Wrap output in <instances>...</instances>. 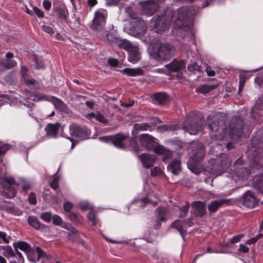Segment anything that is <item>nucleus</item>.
<instances>
[{
    "label": "nucleus",
    "instance_id": "f257e3e1",
    "mask_svg": "<svg viewBox=\"0 0 263 263\" xmlns=\"http://www.w3.org/2000/svg\"><path fill=\"white\" fill-rule=\"evenodd\" d=\"M187 149L189 155L187 167L193 173L198 174L200 173L198 162L205 154L204 146L199 142L193 141L189 144Z\"/></svg>",
    "mask_w": 263,
    "mask_h": 263
},
{
    "label": "nucleus",
    "instance_id": "f03ea898",
    "mask_svg": "<svg viewBox=\"0 0 263 263\" xmlns=\"http://www.w3.org/2000/svg\"><path fill=\"white\" fill-rule=\"evenodd\" d=\"M175 47L168 43L158 42L149 51L151 56L157 61H167L174 55Z\"/></svg>",
    "mask_w": 263,
    "mask_h": 263
},
{
    "label": "nucleus",
    "instance_id": "7ed1b4c3",
    "mask_svg": "<svg viewBox=\"0 0 263 263\" xmlns=\"http://www.w3.org/2000/svg\"><path fill=\"white\" fill-rule=\"evenodd\" d=\"M220 154L219 157L209 161L207 171L215 176L222 174L232 163V160L228 155L221 153Z\"/></svg>",
    "mask_w": 263,
    "mask_h": 263
},
{
    "label": "nucleus",
    "instance_id": "20e7f679",
    "mask_svg": "<svg viewBox=\"0 0 263 263\" xmlns=\"http://www.w3.org/2000/svg\"><path fill=\"white\" fill-rule=\"evenodd\" d=\"M174 12L171 8L166 9L163 13L153 18L151 26L157 33H161L168 29V25L172 21Z\"/></svg>",
    "mask_w": 263,
    "mask_h": 263
},
{
    "label": "nucleus",
    "instance_id": "39448f33",
    "mask_svg": "<svg viewBox=\"0 0 263 263\" xmlns=\"http://www.w3.org/2000/svg\"><path fill=\"white\" fill-rule=\"evenodd\" d=\"M208 126L211 130V137L217 140H222L226 134L227 125L221 117L214 116L209 122Z\"/></svg>",
    "mask_w": 263,
    "mask_h": 263
},
{
    "label": "nucleus",
    "instance_id": "423d86ee",
    "mask_svg": "<svg viewBox=\"0 0 263 263\" xmlns=\"http://www.w3.org/2000/svg\"><path fill=\"white\" fill-rule=\"evenodd\" d=\"M195 13V10L192 7L183 6L179 8L175 21L176 26L180 29L188 27Z\"/></svg>",
    "mask_w": 263,
    "mask_h": 263
},
{
    "label": "nucleus",
    "instance_id": "0eeeda50",
    "mask_svg": "<svg viewBox=\"0 0 263 263\" xmlns=\"http://www.w3.org/2000/svg\"><path fill=\"white\" fill-rule=\"evenodd\" d=\"M0 185L2 189L3 195L7 198H12L16 196V187L18 184L13 177H2L0 178Z\"/></svg>",
    "mask_w": 263,
    "mask_h": 263
},
{
    "label": "nucleus",
    "instance_id": "6e6552de",
    "mask_svg": "<svg viewBox=\"0 0 263 263\" xmlns=\"http://www.w3.org/2000/svg\"><path fill=\"white\" fill-rule=\"evenodd\" d=\"M132 26L128 28V33L134 36L140 37L146 31L147 25L140 17H134L131 20Z\"/></svg>",
    "mask_w": 263,
    "mask_h": 263
},
{
    "label": "nucleus",
    "instance_id": "1a4fd4ad",
    "mask_svg": "<svg viewBox=\"0 0 263 263\" xmlns=\"http://www.w3.org/2000/svg\"><path fill=\"white\" fill-rule=\"evenodd\" d=\"M229 126L230 136L232 138L237 139L241 136L244 128V122L240 116L232 118Z\"/></svg>",
    "mask_w": 263,
    "mask_h": 263
},
{
    "label": "nucleus",
    "instance_id": "9d476101",
    "mask_svg": "<svg viewBox=\"0 0 263 263\" xmlns=\"http://www.w3.org/2000/svg\"><path fill=\"white\" fill-rule=\"evenodd\" d=\"M262 167L261 163L255 160L251 165V171L246 167H240L236 170L235 174L240 180H247L251 173H255V170H260Z\"/></svg>",
    "mask_w": 263,
    "mask_h": 263
},
{
    "label": "nucleus",
    "instance_id": "9b49d317",
    "mask_svg": "<svg viewBox=\"0 0 263 263\" xmlns=\"http://www.w3.org/2000/svg\"><path fill=\"white\" fill-rule=\"evenodd\" d=\"M70 134L72 136L84 140L90 136V131L86 126H81L76 124L69 126Z\"/></svg>",
    "mask_w": 263,
    "mask_h": 263
},
{
    "label": "nucleus",
    "instance_id": "f8f14e48",
    "mask_svg": "<svg viewBox=\"0 0 263 263\" xmlns=\"http://www.w3.org/2000/svg\"><path fill=\"white\" fill-rule=\"evenodd\" d=\"M105 23L106 17L104 13L97 11L95 14V17L90 28L97 32H101L104 30Z\"/></svg>",
    "mask_w": 263,
    "mask_h": 263
},
{
    "label": "nucleus",
    "instance_id": "ddd939ff",
    "mask_svg": "<svg viewBox=\"0 0 263 263\" xmlns=\"http://www.w3.org/2000/svg\"><path fill=\"white\" fill-rule=\"evenodd\" d=\"M202 124L201 119H195L191 121L189 119L185 120L183 123V129L191 135H196L200 130Z\"/></svg>",
    "mask_w": 263,
    "mask_h": 263
},
{
    "label": "nucleus",
    "instance_id": "4468645a",
    "mask_svg": "<svg viewBox=\"0 0 263 263\" xmlns=\"http://www.w3.org/2000/svg\"><path fill=\"white\" fill-rule=\"evenodd\" d=\"M240 202L246 207L253 208L258 204L259 201L251 191H248L242 195Z\"/></svg>",
    "mask_w": 263,
    "mask_h": 263
},
{
    "label": "nucleus",
    "instance_id": "2eb2a0df",
    "mask_svg": "<svg viewBox=\"0 0 263 263\" xmlns=\"http://www.w3.org/2000/svg\"><path fill=\"white\" fill-rule=\"evenodd\" d=\"M139 141L141 144L148 151H154L157 146H155L154 138L148 134H142L139 136Z\"/></svg>",
    "mask_w": 263,
    "mask_h": 263
},
{
    "label": "nucleus",
    "instance_id": "dca6fc26",
    "mask_svg": "<svg viewBox=\"0 0 263 263\" xmlns=\"http://www.w3.org/2000/svg\"><path fill=\"white\" fill-rule=\"evenodd\" d=\"M186 66V63L184 60L174 59L169 64H166L165 67L170 72H176L179 71L182 69H185Z\"/></svg>",
    "mask_w": 263,
    "mask_h": 263
},
{
    "label": "nucleus",
    "instance_id": "f3484780",
    "mask_svg": "<svg viewBox=\"0 0 263 263\" xmlns=\"http://www.w3.org/2000/svg\"><path fill=\"white\" fill-rule=\"evenodd\" d=\"M140 5L143 12L149 15L154 14L158 9V4L154 0L141 3Z\"/></svg>",
    "mask_w": 263,
    "mask_h": 263
},
{
    "label": "nucleus",
    "instance_id": "a211bd4d",
    "mask_svg": "<svg viewBox=\"0 0 263 263\" xmlns=\"http://www.w3.org/2000/svg\"><path fill=\"white\" fill-rule=\"evenodd\" d=\"M128 138V135L119 133L112 135V143L119 148L125 149L126 147L124 141Z\"/></svg>",
    "mask_w": 263,
    "mask_h": 263
},
{
    "label": "nucleus",
    "instance_id": "6ab92c4d",
    "mask_svg": "<svg viewBox=\"0 0 263 263\" xmlns=\"http://www.w3.org/2000/svg\"><path fill=\"white\" fill-rule=\"evenodd\" d=\"M138 158L141 161L143 167L146 168L153 166L154 162L156 160V158L155 155L145 153L138 155Z\"/></svg>",
    "mask_w": 263,
    "mask_h": 263
},
{
    "label": "nucleus",
    "instance_id": "aec40b11",
    "mask_svg": "<svg viewBox=\"0 0 263 263\" xmlns=\"http://www.w3.org/2000/svg\"><path fill=\"white\" fill-rule=\"evenodd\" d=\"M54 11L56 13L58 17L63 22L68 23V17L69 13L66 7L65 6H54Z\"/></svg>",
    "mask_w": 263,
    "mask_h": 263
},
{
    "label": "nucleus",
    "instance_id": "412c9836",
    "mask_svg": "<svg viewBox=\"0 0 263 263\" xmlns=\"http://www.w3.org/2000/svg\"><path fill=\"white\" fill-rule=\"evenodd\" d=\"M230 200L221 199L211 201L208 205V210L210 214L215 213L218 209L223 204H228Z\"/></svg>",
    "mask_w": 263,
    "mask_h": 263
},
{
    "label": "nucleus",
    "instance_id": "4be33fe9",
    "mask_svg": "<svg viewBox=\"0 0 263 263\" xmlns=\"http://www.w3.org/2000/svg\"><path fill=\"white\" fill-rule=\"evenodd\" d=\"M192 206L194 209V213L196 217H202L206 213L205 204L201 201H194Z\"/></svg>",
    "mask_w": 263,
    "mask_h": 263
},
{
    "label": "nucleus",
    "instance_id": "5701e85b",
    "mask_svg": "<svg viewBox=\"0 0 263 263\" xmlns=\"http://www.w3.org/2000/svg\"><path fill=\"white\" fill-rule=\"evenodd\" d=\"M155 153L162 155V160L163 161L170 159L173 156V152L172 151L160 145H157L155 148Z\"/></svg>",
    "mask_w": 263,
    "mask_h": 263
},
{
    "label": "nucleus",
    "instance_id": "b1692460",
    "mask_svg": "<svg viewBox=\"0 0 263 263\" xmlns=\"http://www.w3.org/2000/svg\"><path fill=\"white\" fill-rule=\"evenodd\" d=\"M129 61L133 63L137 62L140 60V54L139 48L136 46H133L128 51Z\"/></svg>",
    "mask_w": 263,
    "mask_h": 263
},
{
    "label": "nucleus",
    "instance_id": "393cba45",
    "mask_svg": "<svg viewBox=\"0 0 263 263\" xmlns=\"http://www.w3.org/2000/svg\"><path fill=\"white\" fill-rule=\"evenodd\" d=\"M167 168L174 175H177L181 171V161L175 159L168 165Z\"/></svg>",
    "mask_w": 263,
    "mask_h": 263
},
{
    "label": "nucleus",
    "instance_id": "a878e982",
    "mask_svg": "<svg viewBox=\"0 0 263 263\" xmlns=\"http://www.w3.org/2000/svg\"><path fill=\"white\" fill-rule=\"evenodd\" d=\"M52 99V102L56 108L58 109L61 111L64 112L66 114L69 112V108L61 99L55 97H53Z\"/></svg>",
    "mask_w": 263,
    "mask_h": 263
},
{
    "label": "nucleus",
    "instance_id": "bb28decb",
    "mask_svg": "<svg viewBox=\"0 0 263 263\" xmlns=\"http://www.w3.org/2000/svg\"><path fill=\"white\" fill-rule=\"evenodd\" d=\"M217 84L213 85L203 84L198 86L196 88L195 92L197 93L206 94L211 90L215 89L217 87Z\"/></svg>",
    "mask_w": 263,
    "mask_h": 263
},
{
    "label": "nucleus",
    "instance_id": "cd10ccee",
    "mask_svg": "<svg viewBox=\"0 0 263 263\" xmlns=\"http://www.w3.org/2000/svg\"><path fill=\"white\" fill-rule=\"evenodd\" d=\"M13 247L15 251L18 249L24 251L28 255V257L30 256L29 254L31 251L30 245L25 241H18L13 243Z\"/></svg>",
    "mask_w": 263,
    "mask_h": 263
},
{
    "label": "nucleus",
    "instance_id": "c85d7f7f",
    "mask_svg": "<svg viewBox=\"0 0 263 263\" xmlns=\"http://www.w3.org/2000/svg\"><path fill=\"white\" fill-rule=\"evenodd\" d=\"M253 185L258 192L263 193V174L254 176Z\"/></svg>",
    "mask_w": 263,
    "mask_h": 263
},
{
    "label": "nucleus",
    "instance_id": "c756f323",
    "mask_svg": "<svg viewBox=\"0 0 263 263\" xmlns=\"http://www.w3.org/2000/svg\"><path fill=\"white\" fill-rule=\"evenodd\" d=\"M35 251L37 254V257L36 259L31 257V256H29V260L32 261V262H36L37 261H39L40 259L41 258H46L48 259L51 257L49 254H47L45 252L42 250L41 248L39 247H36Z\"/></svg>",
    "mask_w": 263,
    "mask_h": 263
},
{
    "label": "nucleus",
    "instance_id": "7c9ffc66",
    "mask_svg": "<svg viewBox=\"0 0 263 263\" xmlns=\"http://www.w3.org/2000/svg\"><path fill=\"white\" fill-rule=\"evenodd\" d=\"M59 130V124H49L46 128L47 136L51 137H56Z\"/></svg>",
    "mask_w": 263,
    "mask_h": 263
},
{
    "label": "nucleus",
    "instance_id": "2f4dec72",
    "mask_svg": "<svg viewBox=\"0 0 263 263\" xmlns=\"http://www.w3.org/2000/svg\"><path fill=\"white\" fill-rule=\"evenodd\" d=\"M252 144L255 146L260 147L263 145V131H257L252 140Z\"/></svg>",
    "mask_w": 263,
    "mask_h": 263
},
{
    "label": "nucleus",
    "instance_id": "473e14b6",
    "mask_svg": "<svg viewBox=\"0 0 263 263\" xmlns=\"http://www.w3.org/2000/svg\"><path fill=\"white\" fill-rule=\"evenodd\" d=\"M101 39L105 42L111 44L114 43H117L119 39L111 33H108L107 31L104 32V34L100 35Z\"/></svg>",
    "mask_w": 263,
    "mask_h": 263
},
{
    "label": "nucleus",
    "instance_id": "72a5a7b5",
    "mask_svg": "<svg viewBox=\"0 0 263 263\" xmlns=\"http://www.w3.org/2000/svg\"><path fill=\"white\" fill-rule=\"evenodd\" d=\"M154 100L160 104H163L167 101L168 96L165 92H158L153 96Z\"/></svg>",
    "mask_w": 263,
    "mask_h": 263
},
{
    "label": "nucleus",
    "instance_id": "f704fd0d",
    "mask_svg": "<svg viewBox=\"0 0 263 263\" xmlns=\"http://www.w3.org/2000/svg\"><path fill=\"white\" fill-rule=\"evenodd\" d=\"M123 72L129 76H141L143 74V70L141 68H126L122 70Z\"/></svg>",
    "mask_w": 263,
    "mask_h": 263
},
{
    "label": "nucleus",
    "instance_id": "c9c22d12",
    "mask_svg": "<svg viewBox=\"0 0 263 263\" xmlns=\"http://www.w3.org/2000/svg\"><path fill=\"white\" fill-rule=\"evenodd\" d=\"M136 139V135L129 139V147L131 151L134 152L136 154H138L140 149Z\"/></svg>",
    "mask_w": 263,
    "mask_h": 263
},
{
    "label": "nucleus",
    "instance_id": "e433bc0d",
    "mask_svg": "<svg viewBox=\"0 0 263 263\" xmlns=\"http://www.w3.org/2000/svg\"><path fill=\"white\" fill-rule=\"evenodd\" d=\"M167 209L165 207L159 206L156 211V218L159 220L162 221H166V218L165 217L166 214Z\"/></svg>",
    "mask_w": 263,
    "mask_h": 263
},
{
    "label": "nucleus",
    "instance_id": "4c0bfd02",
    "mask_svg": "<svg viewBox=\"0 0 263 263\" xmlns=\"http://www.w3.org/2000/svg\"><path fill=\"white\" fill-rule=\"evenodd\" d=\"M29 224L36 230H39L44 224H42L39 219L34 216L29 217L28 219Z\"/></svg>",
    "mask_w": 263,
    "mask_h": 263
},
{
    "label": "nucleus",
    "instance_id": "58836bf2",
    "mask_svg": "<svg viewBox=\"0 0 263 263\" xmlns=\"http://www.w3.org/2000/svg\"><path fill=\"white\" fill-rule=\"evenodd\" d=\"M171 227L177 229L182 237L186 234L185 231L183 229V223L180 220H176L174 221L172 223Z\"/></svg>",
    "mask_w": 263,
    "mask_h": 263
},
{
    "label": "nucleus",
    "instance_id": "ea45409f",
    "mask_svg": "<svg viewBox=\"0 0 263 263\" xmlns=\"http://www.w3.org/2000/svg\"><path fill=\"white\" fill-rule=\"evenodd\" d=\"M263 106V97L258 98L256 101L255 104L253 107L252 109V116H253L254 119H255V117L254 116V114H258L259 112H258V110L260 107Z\"/></svg>",
    "mask_w": 263,
    "mask_h": 263
},
{
    "label": "nucleus",
    "instance_id": "a19ab883",
    "mask_svg": "<svg viewBox=\"0 0 263 263\" xmlns=\"http://www.w3.org/2000/svg\"><path fill=\"white\" fill-rule=\"evenodd\" d=\"M70 220L76 224H82L83 222V218L80 215L73 212H71L69 214Z\"/></svg>",
    "mask_w": 263,
    "mask_h": 263
},
{
    "label": "nucleus",
    "instance_id": "79ce46f5",
    "mask_svg": "<svg viewBox=\"0 0 263 263\" xmlns=\"http://www.w3.org/2000/svg\"><path fill=\"white\" fill-rule=\"evenodd\" d=\"M118 46L122 49L128 51L133 45L127 40H120L119 39L117 43Z\"/></svg>",
    "mask_w": 263,
    "mask_h": 263
},
{
    "label": "nucleus",
    "instance_id": "37998d69",
    "mask_svg": "<svg viewBox=\"0 0 263 263\" xmlns=\"http://www.w3.org/2000/svg\"><path fill=\"white\" fill-rule=\"evenodd\" d=\"M134 131L133 132V134L134 132H135V134H137L139 131H143L146 130L148 128L150 127V125L148 123H135L134 125Z\"/></svg>",
    "mask_w": 263,
    "mask_h": 263
},
{
    "label": "nucleus",
    "instance_id": "c03bdc74",
    "mask_svg": "<svg viewBox=\"0 0 263 263\" xmlns=\"http://www.w3.org/2000/svg\"><path fill=\"white\" fill-rule=\"evenodd\" d=\"M29 98L31 100L35 102L47 100V96L40 94L39 93L31 94L30 95Z\"/></svg>",
    "mask_w": 263,
    "mask_h": 263
},
{
    "label": "nucleus",
    "instance_id": "a18cd8bd",
    "mask_svg": "<svg viewBox=\"0 0 263 263\" xmlns=\"http://www.w3.org/2000/svg\"><path fill=\"white\" fill-rule=\"evenodd\" d=\"M0 248L1 249L5 251L4 255H5V256L14 257L15 256V254L14 253L13 250H12V248L10 246H1L0 247Z\"/></svg>",
    "mask_w": 263,
    "mask_h": 263
},
{
    "label": "nucleus",
    "instance_id": "49530a36",
    "mask_svg": "<svg viewBox=\"0 0 263 263\" xmlns=\"http://www.w3.org/2000/svg\"><path fill=\"white\" fill-rule=\"evenodd\" d=\"M16 65V62L14 60H7L2 63L3 69H11Z\"/></svg>",
    "mask_w": 263,
    "mask_h": 263
},
{
    "label": "nucleus",
    "instance_id": "de8ad7c7",
    "mask_svg": "<svg viewBox=\"0 0 263 263\" xmlns=\"http://www.w3.org/2000/svg\"><path fill=\"white\" fill-rule=\"evenodd\" d=\"M190 208V204L187 203L185 205L182 206L179 208V217L183 218L186 217L189 212V210Z\"/></svg>",
    "mask_w": 263,
    "mask_h": 263
},
{
    "label": "nucleus",
    "instance_id": "09e8293b",
    "mask_svg": "<svg viewBox=\"0 0 263 263\" xmlns=\"http://www.w3.org/2000/svg\"><path fill=\"white\" fill-rule=\"evenodd\" d=\"M15 79V74L13 72L8 73L4 78V80L8 84H12L14 83Z\"/></svg>",
    "mask_w": 263,
    "mask_h": 263
},
{
    "label": "nucleus",
    "instance_id": "8fccbe9b",
    "mask_svg": "<svg viewBox=\"0 0 263 263\" xmlns=\"http://www.w3.org/2000/svg\"><path fill=\"white\" fill-rule=\"evenodd\" d=\"M160 128L163 131H174L179 129V127L177 125L175 124H165L160 126Z\"/></svg>",
    "mask_w": 263,
    "mask_h": 263
},
{
    "label": "nucleus",
    "instance_id": "3c124183",
    "mask_svg": "<svg viewBox=\"0 0 263 263\" xmlns=\"http://www.w3.org/2000/svg\"><path fill=\"white\" fill-rule=\"evenodd\" d=\"M40 218L47 222H50L52 219V215L50 212H44L41 213Z\"/></svg>",
    "mask_w": 263,
    "mask_h": 263
},
{
    "label": "nucleus",
    "instance_id": "603ef678",
    "mask_svg": "<svg viewBox=\"0 0 263 263\" xmlns=\"http://www.w3.org/2000/svg\"><path fill=\"white\" fill-rule=\"evenodd\" d=\"M96 120L97 121L104 124L107 123L108 121V120L99 111L96 112Z\"/></svg>",
    "mask_w": 263,
    "mask_h": 263
},
{
    "label": "nucleus",
    "instance_id": "864d4df0",
    "mask_svg": "<svg viewBox=\"0 0 263 263\" xmlns=\"http://www.w3.org/2000/svg\"><path fill=\"white\" fill-rule=\"evenodd\" d=\"M187 69L190 71H198L202 72L201 66L198 65L196 62L188 65Z\"/></svg>",
    "mask_w": 263,
    "mask_h": 263
},
{
    "label": "nucleus",
    "instance_id": "5fc2aeb1",
    "mask_svg": "<svg viewBox=\"0 0 263 263\" xmlns=\"http://www.w3.org/2000/svg\"><path fill=\"white\" fill-rule=\"evenodd\" d=\"M0 208L9 212H13L14 209L12 204L9 203L8 205V203H6L5 201H4V204L0 205Z\"/></svg>",
    "mask_w": 263,
    "mask_h": 263
},
{
    "label": "nucleus",
    "instance_id": "6e6d98bb",
    "mask_svg": "<svg viewBox=\"0 0 263 263\" xmlns=\"http://www.w3.org/2000/svg\"><path fill=\"white\" fill-rule=\"evenodd\" d=\"M28 201L30 204L36 205L37 203L36 194L34 192L30 193L29 195Z\"/></svg>",
    "mask_w": 263,
    "mask_h": 263
},
{
    "label": "nucleus",
    "instance_id": "4d7b16f0",
    "mask_svg": "<svg viewBox=\"0 0 263 263\" xmlns=\"http://www.w3.org/2000/svg\"><path fill=\"white\" fill-rule=\"evenodd\" d=\"M68 239L72 242H76V241H78L79 243H81L82 245L84 244V242L83 240L78 239V234H68Z\"/></svg>",
    "mask_w": 263,
    "mask_h": 263
},
{
    "label": "nucleus",
    "instance_id": "13d9d810",
    "mask_svg": "<svg viewBox=\"0 0 263 263\" xmlns=\"http://www.w3.org/2000/svg\"><path fill=\"white\" fill-rule=\"evenodd\" d=\"M246 83V77L242 74L239 76V83L238 92L240 93L242 91Z\"/></svg>",
    "mask_w": 263,
    "mask_h": 263
},
{
    "label": "nucleus",
    "instance_id": "bf43d9fd",
    "mask_svg": "<svg viewBox=\"0 0 263 263\" xmlns=\"http://www.w3.org/2000/svg\"><path fill=\"white\" fill-rule=\"evenodd\" d=\"M59 179L58 178L55 177L53 178L52 180L50 186V187L53 189L54 190L56 191L59 188Z\"/></svg>",
    "mask_w": 263,
    "mask_h": 263
},
{
    "label": "nucleus",
    "instance_id": "052dcab7",
    "mask_svg": "<svg viewBox=\"0 0 263 263\" xmlns=\"http://www.w3.org/2000/svg\"><path fill=\"white\" fill-rule=\"evenodd\" d=\"M34 61L36 63V65H35L36 69H40V68H44L43 62L41 60L38 59L37 55H34Z\"/></svg>",
    "mask_w": 263,
    "mask_h": 263
},
{
    "label": "nucleus",
    "instance_id": "680f3d73",
    "mask_svg": "<svg viewBox=\"0 0 263 263\" xmlns=\"http://www.w3.org/2000/svg\"><path fill=\"white\" fill-rule=\"evenodd\" d=\"M23 79L26 85L28 86L34 85L36 83V80L32 78H28V76L24 78Z\"/></svg>",
    "mask_w": 263,
    "mask_h": 263
},
{
    "label": "nucleus",
    "instance_id": "e2e57ef3",
    "mask_svg": "<svg viewBox=\"0 0 263 263\" xmlns=\"http://www.w3.org/2000/svg\"><path fill=\"white\" fill-rule=\"evenodd\" d=\"M52 219L54 225H60L62 222V218L57 215H53Z\"/></svg>",
    "mask_w": 263,
    "mask_h": 263
},
{
    "label": "nucleus",
    "instance_id": "0e129e2a",
    "mask_svg": "<svg viewBox=\"0 0 263 263\" xmlns=\"http://www.w3.org/2000/svg\"><path fill=\"white\" fill-rule=\"evenodd\" d=\"M41 28L44 31L49 33L50 35H52L54 33L53 28L49 26L43 25L42 26Z\"/></svg>",
    "mask_w": 263,
    "mask_h": 263
},
{
    "label": "nucleus",
    "instance_id": "69168bd1",
    "mask_svg": "<svg viewBox=\"0 0 263 263\" xmlns=\"http://www.w3.org/2000/svg\"><path fill=\"white\" fill-rule=\"evenodd\" d=\"M243 236L244 235L243 234H241L233 237L230 240L231 243L234 244L238 242Z\"/></svg>",
    "mask_w": 263,
    "mask_h": 263
},
{
    "label": "nucleus",
    "instance_id": "338daca9",
    "mask_svg": "<svg viewBox=\"0 0 263 263\" xmlns=\"http://www.w3.org/2000/svg\"><path fill=\"white\" fill-rule=\"evenodd\" d=\"M11 238L10 236L7 237V234L4 232L0 231V239L2 240L3 242L6 243L9 242V239Z\"/></svg>",
    "mask_w": 263,
    "mask_h": 263
},
{
    "label": "nucleus",
    "instance_id": "774afa93",
    "mask_svg": "<svg viewBox=\"0 0 263 263\" xmlns=\"http://www.w3.org/2000/svg\"><path fill=\"white\" fill-rule=\"evenodd\" d=\"M125 11L126 13V14L128 15L129 17L132 18V20L134 18V17H136L135 16V12L134 11L132 8L129 7H126L125 9Z\"/></svg>",
    "mask_w": 263,
    "mask_h": 263
}]
</instances>
